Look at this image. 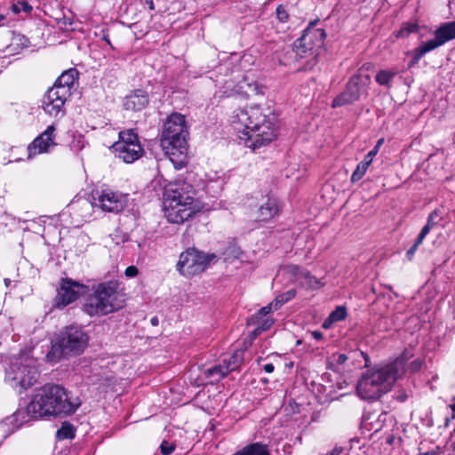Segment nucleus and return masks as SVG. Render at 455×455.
<instances>
[{
    "instance_id": "f257e3e1",
    "label": "nucleus",
    "mask_w": 455,
    "mask_h": 455,
    "mask_svg": "<svg viewBox=\"0 0 455 455\" xmlns=\"http://www.w3.org/2000/svg\"><path fill=\"white\" fill-rule=\"evenodd\" d=\"M235 129L247 148L255 150L271 143L277 136L276 117L269 109L251 106L232 116Z\"/></svg>"
},
{
    "instance_id": "f03ea898",
    "label": "nucleus",
    "mask_w": 455,
    "mask_h": 455,
    "mask_svg": "<svg viewBox=\"0 0 455 455\" xmlns=\"http://www.w3.org/2000/svg\"><path fill=\"white\" fill-rule=\"evenodd\" d=\"M79 398L69 396V393L60 385H45L32 397L27 407L28 413L36 419L68 416L80 406Z\"/></svg>"
},
{
    "instance_id": "7ed1b4c3",
    "label": "nucleus",
    "mask_w": 455,
    "mask_h": 455,
    "mask_svg": "<svg viewBox=\"0 0 455 455\" xmlns=\"http://www.w3.org/2000/svg\"><path fill=\"white\" fill-rule=\"evenodd\" d=\"M411 356L406 352L378 369L364 372L357 383L358 395L363 400H376L389 391L394 383L404 374L405 362Z\"/></svg>"
},
{
    "instance_id": "20e7f679",
    "label": "nucleus",
    "mask_w": 455,
    "mask_h": 455,
    "mask_svg": "<svg viewBox=\"0 0 455 455\" xmlns=\"http://www.w3.org/2000/svg\"><path fill=\"white\" fill-rule=\"evenodd\" d=\"M188 131L185 116L171 114L165 120L161 136V147L176 168L187 163Z\"/></svg>"
},
{
    "instance_id": "39448f33",
    "label": "nucleus",
    "mask_w": 455,
    "mask_h": 455,
    "mask_svg": "<svg viewBox=\"0 0 455 455\" xmlns=\"http://www.w3.org/2000/svg\"><path fill=\"white\" fill-rule=\"evenodd\" d=\"M123 292L117 280H110L93 286L85 298L84 311L90 316L106 315L124 307Z\"/></svg>"
},
{
    "instance_id": "423d86ee",
    "label": "nucleus",
    "mask_w": 455,
    "mask_h": 455,
    "mask_svg": "<svg viewBox=\"0 0 455 455\" xmlns=\"http://www.w3.org/2000/svg\"><path fill=\"white\" fill-rule=\"evenodd\" d=\"M87 342L88 337L82 328L68 326L52 342L47 358L50 362L56 363L63 357L79 355L85 348Z\"/></svg>"
},
{
    "instance_id": "0eeeda50",
    "label": "nucleus",
    "mask_w": 455,
    "mask_h": 455,
    "mask_svg": "<svg viewBox=\"0 0 455 455\" xmlns=\"http://www.w3.org/2000/svg\"><path fill=\"white\" fill-rule=\"evenodd\" d=\"M36 377V360L29 351H26L12 359L10 367L6 370L5 381L14 389L20 387L24 390L34 385Z\"/></svg>"
},
{
    "instance_id": "6e6552de",
    "label": "nucleus",
    "mask_w": 455,
    "mask_h": 455,
    "mask_svg": "<svg viewBox=\"0 0 455 455\" xmlns=\"http://www.w3.org/2000/svg\"><path fill=\"white\" fill-rule=\"evenodd\" d=\"M126 203L127 196L125 195L111 189H102L92 192L91 201L78 202L73 207L83 212L81 217L86 221L90 219L92 211L95 207L103 212H119L126 206Z\"/></svg>"
},
{
    "instance_id": "1a4fd4ad",
    "label": "nucleus",
    "mask_w": 455,
    "mask_h": 455,
    "mask_svg": "<svg viewBox=\"0 0 455 455\" xmlns=\"http://www.w3.org/2000/svg\"><path fill=\"white\" fill-rule=\"evenodd\" d=\"M370 84L371 76L367 73L363 72L362 69L358 70L348 80L345 91L333 100L332 108L352 104L362 97H367Z\"/></svg>"
},
{
    "instance_id": "9d476101",
    "label": "nucleus",
    "mask_w": 455,
    "mask_h": 455,
    "mask_svg": "<svg viewBox=\"0 0 455 455\" xmlns=\"http://www.w3.org/2000/svg\"><path fill=\"white\" fill-rule=\"evenodd\" d=\"M116 156L126 164H132L140 158L144 154L138 133L133 129H127L119 132V140L112 146Z\"/></svg>"
},
{
    "instance_id": "9b49d317",
    "label": "nucleus",
    "mask_w": 455,
    "mask_h": 455,
    "mask_svg": "<svg viewBox=\"0 0 455 455\" xmlns=\"http://www.w3.org/2000/svg\"><path fill=\"white\" fill-rule=\"evenodd\" d=\"M214 258V254H205L196 249H188L180 254L177 270L184 276H193L204 272Z\"/></svg>"
},
{
    "instance_id": "f8f14e48",
    "label": "nucleus",
    "mask_w": 455,
    "mask_h": 455,
    "mask_svg": "<svg viewBox=\"0 0 455 455\" xmlns=\"http://www.w3.org/2000/svg\"><path fill=\"white\" fill-rule=\"evenodd\" d=\"M87 291L88 286L83 283L69 278L61 279L54 299V306L57 308H64Z\"/></svg>"
},
{
    "instance_id": "ddd939ff",
    "label": "nucleus",
    "mask_w": 455,
    "mask_h": 455,
    "mask_svg": "<svg viewBox=\"0 0 455 455\" xmlns=\"http://www.w3.org/2000/svg\"><path fill=\"white\" fill-rule=\"evenodd\" d=\"M68 98L67 90L52 86L44 95L42 107L52 116H62L65 114L64 105Z\"/></svg>"
},
{
    "instance_id": "4468645a",
    "label": "nucleus",
    "mask_w": 455,
    "mask_h": 455,
    "mask_svg": "<svg viewBox=\"0 0 455 455\" xmlns=\"http://www.w3.org/2000/svg\"><path fill=\"white\" fill-rule=\"evenodd\" d=\"M164 201L170 202V205L174 206L180 203H183L185 206L198 204L195 197L193 188L187 183L176 184L172 187L166 188L164 194ZM170 207L172 212V206Z\"/></svg>"
},
{
    "instance_id": "2eb2a0df",
    "label": "nucleus",
    "mask_w": 455,
    "mask_h": 455,
    "mask_svg": "<svg viewBox=\"0 0 455 455\" xmlns=\"http://www.w3.org/2000/svg\"><path fill=\"white\" fill-rule=\"evenodd\" d=\"M55 131L56 128L53 124L49 125L44 132L38 135L28 146V157L32 158L37 154H43L48 152L53 148L55 143Z\"/></svg>"
},
{
    "instance_id": "dca6fc26",
    "label": "nucleus",
    "mask_w": 455,
    "mask_h": 455,
    "mask_svg": "<svg viewBox=\"0 0 455 455\" xmlns=\"http://www.w3.org/2000/svg\"><path fill=\"white\" fill-rule=\"evenodd\" d=\"M170 202L164 201V214L168 221L175 224H181L188 220L198 209V204L194 205L185 206L183 203L177 204L176 206L172 205V212H171Z\"/></svg>"
},
{
    "instance_id": "f3484780",
    "label": "nucleus",
    "mask_w": 455,
    "mask_h": 455,
    "mask_svg": "<svg viewBox=\"0 0 455 455\" xmlns=\"http://www.w3.org/2000/svg\"><path fill=\"white\" fill-rule=\"evenodd\" d=\"M283 271L285 274L292 277L294 282L299 283L302 286L309 289H315L319 285L317 278L311 275L307 270L297 265H288L283 267Z\"/></svg>"
},
{
    "instance_id": "a211bd4d",
    "label": "nucleus",
    "mask_w": 455,
    "mask_h": 455,
    "mask_svg": "<svg viewBox=\"0 0 455 455\" xmlns=\"http://www.w3.org/2000/svg\"><path fill=\"white\" fill-rule=\"evenodd\" d=\"M312 25L313 23H310L304 30L302 36L299 37V44H310L319 50L323 45L326 33L324 29L315 28Z\"/></svg>"
},
{
    "instance_id": "6ab92c4d",
    "label": "nucleus",
    "mask_w": 455,
    "mask_h": 455,
    "mask_svg": "<svg viewBox=\"0 0 455 455\" xmlns=\"http://www.w3.org/2000/svg\"><path fill=\"white\" fill-rule=\"evenodd\" d=\"M148 104V95L145 91L135 90L125 97L124 108L132 111H140Z\"/></svg>"
},
{
    "instance_id": "aec40b11",
    "label": "nucleus",
    "mask_w": 455,
    "mask_h": 455,
    "mask_svg": "<svg viewBox=\"0 0 455 455\" xmlns=\"http://www.w3.org/2000/svg\"><path fill=\"white\" fill-rule=\"evenodd\" d=\"M280 212V206L276 199L268 198L258 210L257 221L267 222L277 216Z\"/></svg>"
},
{
    "instance_id": "412c9836",
    "label": "nucleus",
    "mask_w": 455,
    "mask_h": 455,
    "mask_svg": "<svg viewBox=\"0 0 455 455\" xmlns=\"http://www.w3.org/2000/svg\"><path fill=\"white\" fill-rule=\"evenodd\" d=\"M440 46H442V44L435 36L431 40L422 43L419 47L412 51V59L411 60L410 67L417 64L423 56Z\"/></svg>"
},
{
    "instance_id": "4be33fe9",
    "label": "nucleus",
    "mask_w": 455,
    "mask_h": 455,
    "mask_svg": "<svg viewBox=\"0 0 455 455\" xmlns=\"http://www.w3.org/2000/svg\"><path fill=\"white\" fill-rule=\"evenodd\" d=\"M78 72L75 68H70L67 71H64L55 82L53 87H58L59 89H65L68 91V95L71 96V89L75 84V82L77 80Z\"/></svg>"
},
{
    "instance_id": "5701e85b",
    "label": "nucleus",
    "mask_w": 455,
    "mask_h": 455,
    "mask_svg": "<svg viewBox=\"0 0 455 455\" xmlns=\"http://www.w3.org/2000/svg\"><path fill=\"white\" fill-rule=\"evenodd\" d=\"M294 52L297 58L315 60L319 50L310 44H299V38L294 42Z\"/></svg>"
},
{
    "instance_id": "b1692460",
    "label": "nucleus",
    "mask_w": 455,
    "mask_h": 455,
    "mask_svg": "<svg viewBox=\"0 0 455 455\" xmlns=\"http://www.w3.org/2000/svg\"><path fill=\"white\" fill-rule=\"evenodd\" d=\"M435 36L442 45L450 40L455 39V21L446 22L440 26L435 31Z\"/></svg>"
},
{
    "instance_id": "393cba45",
    "label": "nucleus",
    "mask_w": 455,
    "mask_h": 455,
    "mask_svg": "<svg viewBox=\"0 0 455 455\" xmlns=\"http://www.w3.org/2000/svg\"><path fill=\"white\" fill-rule=\"evenodd\" d=\"M228 366L223 363L217 364L212 368L207 369L204 373L207 378L211 379L212 381H220L229 373Z\"/></svg>"
},
{
    "instance_id": "a878e982",
    "label": "nucleus",
    "mask_w": 455,
    "mask_h": 455,
    "mask_svg": "<svg viewBox=\"0 0 455 455\" xmlns=\"http://www.w3.org/2000/svg\"><path fill=\"white\" fill-rule=\"evenodd\" d=\"M234 455H270L267 445L259 443L249 444Z\"/></svg>"
},
{
    "instance_id": "bb28decb",
    "label": "nucleus",
    "mask_w": 455,
    "mask_h": 455,
    "mask_svg": "<svg viewBox=\"0 0 455 455\" xmlns=\"http://www.w3.org/2000/svg\"><path fill=\"white\" fill-rule=\"evenodd\" d=\"M275 310V304L272 301L268 305L261 307L256 314L251 315L247 320V324L248 325H253L255 323H259V320L263 319L265 316H267L268 314H270L271 312H273Z\"/></svg>"
},
{
    "instance_id": "cd10ccee",
    "label": "nucleus",
    "mask_w": 455,
    "mask_h": 455,
    "mask_svg": "<svg viewBox=\"0 0 455 455\" xmlns=\"http://www.w3.org/2000/svg\"><path fill=\"white\" fill-rule=\"evenodd\" d=\"M243 360V351L235 350L228 359H225L224 362L228 366L229 371L236 370Z\"/></svg>"
},
{
    "instance_id": "c85d7f7f",
    "label": "nucleus",
    "mask_w": 455,
    "mask_h": 455,
    "mask_svg": "<svg viewBox=\"0 0 455 455\" xmlns=\"http://www.w3.org/2000/svg\"><path fill=\"white\" fill-rule=\"evenodd\" d=\"M75 427L69 422H63L60 428L57 430L56 436L59 440L72 439L75 437Z\"/></svg>"
},
{
    "instance_id": "c756f323",
    "label": "nucleus",
    "mask_w": 455,
    "mask_h": 455,
    "mask_svg": "<svg viewBox=\"0 0 455 455\" xmlns=\"http://www.w3.org/2000/svg\"><path fill=\"white\" fill-rule=\"evenodd\" d=\"M419 25L416 22L404 23L402 28L395 33L397 38H405L411 33L418 32Z\"/></svg>"
},
{
    "instance_id": "7c9ffc66",
    "label": "nucleus",
    "mask_w": 455,
    "mask_h": 455,
    "mask_svg": "<svg viewBox=\"0 0 455 455\" xmlns=\"http://www.w3.org/2000/svg\"><path fill=\"white\" fill-rule=\"evenodd\" d=\"M395 74V72L391 70H380L376 75V82L380 85L389 86Z\"/></svg>"
},
{
    "instance_id": "2f4dec72",
    "label": "nucleus",
    "mask_w": 455,
    "mask_h": 455,
    "mask_svg": "<svg viewBox=\"0 0 455 455\" xmlns=\"http://www.w3.org/2000/svg\"><path fill=\"white\" fill-rule=\"evenodd\" d=\"M296 296V291L291 289L287 291L286 292H283L282 294H279L275 300H273V303L275 304V309H278L281 307L283 304L291 300Z\"/></svg>"
},
{
    "instance_id": "473e14b6",
    "label": "nucleus",
    "mask_w": 455,
    "mask_h": 455,
    "mask_svg": "<svg viewBox=\"0 0 455 455\" xmlns=\"http://www.w3.org/2000/svg\"><path fill=\"white\" fill-rule=\"evenodd\" d=\"M369 165L366 164V163H363L362 161L357 164L355 170L351 175V182L355 183L359 181L366 173L367 170L369 169Z\"/></svg>"
},
{
    "instance_id": "72a5a7b5",
    "label": "nucleus",
    "mask_w": 455,
    "mask_h": 455,
    "mask_svg": "<svg viewBox=\"0 0 455 455\" xmlns=\"http://www.w3.org/2000/svg\"><path fill=\"white\" fill-rule=\"evenodd\" d=\"M406 352H407V350H405V351H404V352H403V353L399 357H401V356H402L404 353H406ZM408 353H410L411 355H413L411 352L408 351ZM411 357H412V356H411V357H410V358L405 362V365H404V370H405V371H404V373H405L407 371H411V372H412V373L417 372V371H419L421 369V367H422V363H423V362H422V360H420V359H415V360H413L412 362H411V363L408 364L407 363H408V361H409Z\"/></svg>"
},
{
    "instance_id": "f704fd0d",
    "label": "nucleus",
    "mask_w": 455,
    "mask_h": 455,
    "mask_svg": "<svg viewBox=\"0 0 455 455\" xmlns=\"http://www.w3.org/2000/svg\"><path fill=\"white\" fill-rule=\"evenodd\" d=\"M243 251L235 244H230L224 251L226 259H241Z\"/></svg>"
},
{
    "instance_id": "c9c22d12",
    "label": "nucleus",
    "mask_w": 455,
    "mask_h": 455,
    "mask_svg": "<svg viewBox=\"0 0 455 455\" xmlns=\"http://www.w3.org/2000/svg\"><path fill=\"white\" fill-rule=\"evenodd\" d=\"M346 316H347L346 308L344 307H337V308L330 314L328 320L331 323H333V322L341 321V320L345 319Z\"/></svg>"
},
{
    "instance_id": "e433bc0d",
    "label": "nucleus",
    "mask_w": 455,
    "mask_h": 455,
    "mask_svg": "<svg viewBox=\"0 0 455 455\" xmlns=\"http://www.w3.org/2000/svg\"><path fill=\"white\" fill-rule=\"evenodd\" d=\"M275 15H276L277 20L280 22L286 23L289 20V17H290L287 6L283 5V4L277 6V8L275 10Z\"/></svg>"
},
{
    "instance_id": "4c0bfd02",
    "label": "nucleus",
    "mask_w": 455,
    "mask_h": 455,
    "mask_svg": "<svg viewBox=\"0 0 455 455\" xmlns=\"http://www.w3.org/2000/svg\"><path fill=\"white\" fill-rule=\"evenodd\" d=\"M32 10V6L28 4L26 1L18 2L17 4H12V11L14 13H20L21 12H30Z\"/></svg>"
},
{
    "instance_id": "58836bf2",
    "label": "nucleus",
    "mask_w": 455,
    "mask_h": 455,
    "mask_svg": "<svg viewBox=\"0 0 455 455\" xmlns=\"http://www.w3.org/2000/svg\"><path fill=\"white\" fill-rule=\"evenodd\" d=\"M274 323V319L272 317H266L259 320V323H256L260 331L263 332L268 330Z\"/></svg>"
},
{
    "instance_id": "ea45409f",
    "label": "nucleus",
    "mask_w": 455,
    "mask_h": 455,
    "mask_svg": "<svg viewBox=\"0 0 455 455\" xmlns=\"http://www.w3.org/2000/svg\"><path fill=\"white\" fill-rule=\"evenodd\" d=\"M160 450L163 455H170L175 450V445L168 443L167 441H163L160 445Z\"/></svg>"
},
{
    "instance_id": "a19ab883",
    "label": "nucleus",
    "mask_w": 455,
    "mask_h": 455,
    "mask_svg": "<svg viewBox=\"0 0 455 455\" xmlns=\"http://www.w3.org/2000/svg\"><path fill=\"white\" fill-rule=\"evenodd\" d=\"M124 274L127 277L132 278L139 274V270L135 266H130L125 269Z\"/></svg>"
},
{
    "instance_id": "79ce46f5",
    "label": "nucleus",
    "mask_w": 455,
    "mask_h": 455,
    "mask_svg": "<svg viewBox=\"0 0 455 455\" xmlns=\"http://www.w3.org/2000/svg\"><path fill=\"white\" fill-rule=\"evenodd\" d=\"M438 216L437 211H433L427 217V224H431V228H433L435 225H436V222L435 221V218Z\"/></svg>"
},
{
    "instance_id": "37998d69",
    "label": "nucleus",
    "mask_w": 455,
    "mask_h": 455,
    "mask_svg": "<svg viewBox=\"0 0 455 455\" xmlns=\"http://www.w3.org/2000/svg\"><path fill=\"white\" fill-rule=\"evenodd\" d=\"M262 331L257 326L249 335V342L251 344L253 340L261 333Z\"/></svg>"
},
{
    "instance_id": "c03bdc74",
    "label": "nucleus",
    "mask_w": 455,
    "mask_h": 455,
    "mask_svg": "<svg viewBox=\"0 0 455 455\" xmlns=\"http://www.w3.org/2000/svg\"><path fill=\"white\" fill-rule=\"evenodd\" d=\"M375 157L373 153L369 152L362 161L363 163H366L367 165H371L372 163L373 158Z\"/></svg>"
},
{
    "instance_id": "a18cd8bd",
    "label": "nucleus",
    "mask_w": 455,
    "mask_h": 455,
    "mask_svg": "<svg viewBox=\"0 0 455 455\" xmlns=\"http://www.w3.org/2000/svg\"><path fill=\"white\" fill-rule=\"evenodd\" d=\"M383 141H384V140H383V139H379V140L377 141V143H376V145L374 146V148H373L370 152H371V153H373V154H374V156H376V155L378 154V152H379V148H380L381 145L383 144Z\"/></svg>"
},
{
    "instance_id": "49530a36",
    "label": "nucleus",
    "mask_w": 455,
    "mask_h": 455,
    "mask_svg": "<svg viewBox=\"0 0 455 455\" xmlns=\"http://www.w3.org/2000/svg\"><path fill=\"white\" fill-rule=\"evenodd\" d=\"M431 228H431V224H426V225L422 228L421 231L419 232V235H420L421 236L426 237V236L427 235V234L430 232Z\"/></svg>"
},
{
    "instance_id": "de8ad7c7",
    "label": "nucleus",
    "mask_w": 455,
    "mask_h": 455,
    "mask_svg": "<svg viewBox=\"0 0 455 455\" xmlns=\"http://www.w3.org/2000/svg\"><path fill=\"white\" fill-rule=\"evenodd\" d=\"M343 451V448L340 446H335L327 455H340Z\"/></svg>"
},
{
    "instance_id": "09e8293b",
    "label": "nucleus",
    "mask_w": 455,
    "mask_h": 455,
    "mask_svg": "<svg viewBox=\"0 0 455 455\" xmlns=\"http://www.w3.org/2000/svg\"><path fill=\"white\" fill-rule=\"evenodd\" d=\"M418 247L415 246L414 244L406 252V256L407 258L411 260L415 253V251H417Z\"/></svg>"
},
{
    "instance_id": "8fccbe9b",
    "label": "nucleus",
    "mask_w": 455,
    "mask_h": 455,
    "mask_svg": "<svg viewBox=\"0 0 455 455\" xmlns=\"http://www.w3.org/2000/svg\"><path fill=\"white\" fill-rule=\"evenodd\" d=\"M347 360V356L345 354H339L337 355L336 362L339 364H343Z\"/></svg>"
},
{
    "instance_id": "3c124183",
    "label": "nucleus",
    "mask_w": 455,
    "mask_h": 455,
    "mask_svg": "<svg viewBox=\"0 0 455 455\" xmlns=\"http://www.w3.org/2000/svg\"><path fill=\"white\" fill-rule=\"evenodd\" d=\"M263 370L267 372V373H272L275 370V366L273 363H266L264 366H263Z\"/></svg>"
},
{
    "instance_id": "603ef678",
    "label": "nucleus",
    "mask_w": 455,
    "mask_h": 455,
    "mask_svg": "<svg viewBox=\"0 0 455 455\" xmlns=\"http://www.w3.org/2000/svg\"><path fill=\"white\" fill-rule=\"evenodd\" d=\"M312 337L316 340H321L323 339V333L319 331H314L311 332Z\"/></svg>"
},
{
    "instance_id": "864d4df0",
    "label": "nucleus",
    "mask_w": 455,
    "mask_h": 455,
    "mask_svg": "<svg viewBox=\"0 0 455 455\" xmlns=\"http://www.w3.org/2000/svg\"><path fill=\"white\" fill-rule=\"evenodd\" d=\"M418 455H440V451H439V449L437 448V449L430 451L421 452Z\"/></svg>"
},
{
    "instance_id": "5fc2aeb1",
    "label": "nucleus",
    "mask_w": 455,
    "mask_h": 455,
    "mask_svg": "<svg viewBox=\"0 0 455 455\" xmlns=\"http://www.w3.org/2000/svg\"><path fill=\"white\" fill-rule=\"evenodd\" d=\"M425 239L424 236H421L419 234L417 237V239L415 240V243H413L415 246L419 247L422 243H423V240Z\"/></svg>"
},
{
    "instance_id": "6e6d98bb",
    "label": "nucleus",
    "mask_w": 455,
    "mask_h": 455,
    "mask_svg": "<svg viewBox=\"0 0 455 455\" xmlns=\"http://www.w3.org/2000/svg\"><path fill=\"white\" fill-rule=\"evenodd\" d=\"M142 1H143V3L145 4H147L148 6V8L150 10H154L155 9V5H154L153 0H142Z\"/></svg>"
},
{
    "instance_id": "4d7b16f0",
    "label": "nucleus",
    "mask_w": 455,
    "mask_h": 455,
    "mask_svg": "<svg viewBox=\"0 0 455 455\" xmlns=\"http://www.w3.org/2000/svg\"><path fill=\"white\" fill-rule=\"evenodd\" d=\"M452 403L450 405V408L451 409L453 414H452V419H455V396L452 397Z\"/></svg>"
},
{
    "instance_id": "13d9d810",
    "label": "nucleus",
    "mask_w": 455,
    "mask_h": 455,
    "mask_svg": "<svg viewBox=\"0 0 455 455\" xmlns=\"http://www.w3.org/2000/svg\"><path fill=\"white\" fill-rule=\"evenodd\" d=\"M152 325H157L158 324V318L156 316L152 317L150 320Z\"/></svg>"
},
{
    "instance_id": "bf43d9fd",
    "label": "nucleus",
    "mask_w": 455,
    "mask_h": 455,
    "mask_svg": "<svg viewBox=\"0 0 455 455\" xmlns=\"http://www.w3.org/2000/svg\"><path fill=\"white\" fill-rule=\"evenodd\" d=\"M400 402H404L407 399V395L405 394H403L398 396L397 398Z\"/></svg>"
},
{
    "instance_id": "052dcab7",
    "label": "nucleus",
    "mask_w": 455,
    "mask_h": 455,
    "mask_svg": "<svg viewBox=\"0 0 455 455\" xmlns=\"http://www.w3.org/2000/svg\"><path fill=\"white\" fill-rule=\"evenodd\" d=\"M5 16L3 14H0V27L4 25V22L5 20Z\"/></svg>"
},
{
    "instance_id": "680f3d73",
    "label": "nucleus",
    "mask_w": 455,
    "mask_h": 455,
    "mask_svg": "<svg viewBox=\"0 0 455 455\" xmlns=\"http://www.w3.org/2000/svg\"><path fill=\"white\" fill-rule=\"evenodd\" d=\"M212 183H214V182H213V181H212V182H210V183L206 186V188H206L207 192H209L210 188H213V186H212V188H210V186H211Z\"/></svg>"
},
{
    "instance_id": "e2e57ef3",
    "label": "nucleus",
    "mask_w": 455,
    "mask_h": 455,
    "mask_svg": "<svg viewBox=\"0 0 455 455\" xmlns=\"http://www.w3.org/2000/svg\"><path fill=\"white\" fill-rule=\"evenodd\" d=\"M4 283H5V285H6V286H8V285H9V283H11V280H10V279L5 278V279H4Z\"/></svg>"
},
{
    "instance_id": "0e129e2a",
    "label": "nucleus",
    "mask_w": 455,
    "mask_h": 455,
    "mask_svg": "<svg viewBox=\"0 0 455 455\" xmlns=\"http://www.w3.org/2000/svg\"><path fill=\"white\" fill-rule=\"evenodd\" d=\"M328 322H330L328 319L323 323V327L324 328H327L328 327Z\"/></svg>"
},
{
    "instance_id": "69168bd1",
    "label": "nucleus",
    "mask_w": 455,
    "mask_h": 455,
    "mask_svg": "<svg viewBox=\"0 0 455 455\" xmlns=\"http://www.w3.org/2000/svg\"><path fill=\"white\" fill-rule=\"evenodd\" d=\"M104 40H105L108 44H110V41H109L107 37H104Z\"/></svg>"
},
{
    "instance_id": "338daca9",
    "label": "nucleus",
    "mask_w": 455,
    "mask_h": 455,
    "mask_svg": "<svg viewBox=\"0 0 455 455\" xmlns=\"http://www.w3.org/2000/svg\"><path fill=\"white\" fill-rule=\"evenodd\" d=\"M313 23V27L315 28V24L317 23V20H315V22H312Z\"/></svg>"
},
{
    "instance_id": "774afa93",
    "label": "nucleus",
    "mask_w": 455,
    "mask_h": 455,
    "mask_svg": "<svg viewBox=\"0 0 455 455\" xmlns=\"http://www.w3.org/2000/svg\"><path fill=\"white\" fill-rule=\"evenodd\" d=\"M453 433L455 434V429L453 430Z\"/></svg>"
}]
</instances>
